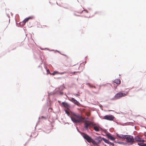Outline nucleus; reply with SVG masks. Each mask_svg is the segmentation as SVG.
I'll list each match as a JSON object with an SVG mask.
<instances>
[{"mask_svg": "<svg viewBox=\"0 0 146 146\" xmlns=\"http://www.w3.org/2000/svg\"><path fill=\"white\" fill-rule=\"evenodd\" d=\"M82 137L84 139H86L88 143L92 142L93 144V142H95V140L91 137L87 135L86 133H83Z\"/></svg>", "mask_w": 146, "mask_h": 146, "instance_id": "1", "label": "nucleus"}, {"mask_svg": "<svg viewBox=\"0 0 146 146\" xmlns=\"http://www.w3.org/2000/svg\"><path fill=\"white\" fill-rule=\"evenodd\" d=\"M65 88V87L62 86H60L58 88V89L57 90H55L53 93V94H59L61 95H62L63 94V92H62V91Z\"/></svg>", "mask_w": 146, "mask_h": 146, "instance_id": "2", "label": "nucleus"}, {"mask_svg": "<svg viewBox=\"0 0 146 146\" xmlns=\"http://www.w3.org/2000/svg\"><path fill=\"white\" fill-rule=\"evenodd\" d=\"M125 139H126V142L127 143H132L134 142L133 137L131 135H127Z\"/></svg>", "mask_w": 146, "mask_h": 146, "instance_id": "3", "label": "nucleus"}, {"mask_svg": "<svg viewBox=\"0 0 146 146\" xmlns=\"http://www.w3.org/2000/svg\"><path fill=\"white\" fill-rule=\"evenodd\" d=\"M72 121L74 123H81L83 121L84 119L83 118H78L77 119H76L74 117H72L71 116H70Z\"/></svg>", "mask_w": 146, "mask_h": 146, "instance_id": "4", "label": "nucleus"}, {"mask_svg": "<svg viewBox=\"0 0 146 146\" xmlns=\"http://www.w3.org/2000/svg\"><path fill=\"white\" fill-rule=\"evenodd\" d=\"M101 138V137L100 136L95 137L93 139L95 140V143L93 142V145H97L100 143L102 141Z\"/></svg>", "mask_w": 146, "mask_h": 146, "instance_id": "5", "label": "nucleus"}, {"mask_svg": "<svg viewBox=\"0 0 146 146\" xmlns=\"http://www.w3.org/2000/svg\"><path fill=\"white\" fill-rule=\"evenodd\" d=\"M115 118L114 116L111 114L106 115L102 118L104 119L110 121H113Z\"/></svg>", "mask_w": 146, "mask_h": 146, "instance_id": "6", "label": "nucleus"}, {"mask_svg": "<svg viewBox=\"0 0 146 146\" xmlns=\"http://www.w3.org/2000/svg\"><path fill=\"white\" fill-rule=\"evenodd\" d=\"M126 95V94L124 93L119 92L116 94L114 97L116 99H119L122 97H124Z\"/></svg>", "mask_w": 146, "mask_h": 146, "instance_id": "7", "label": "nucleus"}, {"mask_svg": "<svg viewBox=\"0 0 146 146\" xmlns=\"http://www.w3.org/2000/svg\"><path fill=\"white\" fill-rule=\"evenodd\" d=\"M94 125L95 126H94L93 128L95 131L98 132L100 130L102 129V128L99 125L95 123Z\"/></svg>", "mask_w": 146, "mask_h": 146, "instance_id": "8", "label": "nucleus"}, {"mask_svg": "<svg viewBox=\"0 0 146 146\" xmlns=\"http://www.w3.org/2000/svg\"><path fill=\"white\" fill-rule=\"evenodd\" d=\"M127 136V135L119 134L117 133L116 136L119 138L122 139H125Z\"/></svg>", "mask_w": 146, "mask_h": 146, "instance_id": "9", "label": "nucleus"}, {"mask_svg": "<svg viewBox=\"0 0 146 146\" xmlns=\"http://www.w3.org/2000/svg\"><path fill=\"white\" fill-rule=\"evenodd\" d=\"M62 104L64 107H66L67 109H70V105L68 103L65 102H62Z\"/></svg>", "mask_w": 146, "mask_h": 146, "instance_id": "10", "label": "nucleus"}, {"mask_svg": "<svg viewBox=\"0 0 146 146\" xmlns=\"http://www.w3.org/2000/svg\"><path fill=\"white\" fill-rule=\"evenodd\" d=\"M108 138L111 141H114L115 140V138L111 135L110 133H108L106 134Z\"/></svg>", "mask_w": 146, "mask_h": 146, "instance_id": "11", "label": "nucleus"}, {"mask_svg": "<svg viewBox=\"0 0 146 146\" xmlns=\"http://www.w3.org/2000/svg\"><path fill=\"white\" fill-rule=\"evenodd\" d=\"M84 128L87 131L89 130L90 129L89 124L86 123H84Z\"/></svg>", "mask_w": 146, "mask_h": 146, "instance_id": "12", "label": "nucleus"}, {"mask_svg": "<svg viewBox=\"0 0 146 146\" xmlns=\"http://www.w3.org/2000/svg\"><path fill=\"white\" fill-rule=\"evenodd\" d=\"M70 100L74 104H76L77 105H78V104H80L79 102L75 99L74 98H71Z\"/></svg>", "mask_w": 146, "mask_h": 146, "instance_id": "13", "label": "nucleus"}, {"mask_svg": "<svg viewBox=\"0 0 146 146\" xmlns=\"http://www.w3.org/2000/svg\"><path fill=\"white\" fill-rule=\"evenodd\" d=\"M71 114L73 115L74 116L77 117H78V118H83L82 116L80 115H79V114H76V113H75V112H73V111H71Z\"/></svg>", "mask_w": 146, "mask_h": 146, "instance_id": "14", "label": "nucleus"}, {"mask_svg": "<svg viewBox=\"0 0 146 146\" xmlns=\"http://www.w3.org/2000/svg\"><path fill=\"white\" fill-rule=\"evenodd\" d=\"M141 138L139 137L138 136H136L135 137L134 139L135 141L140 142Z\"/></svg>", "mask_w": 146, "mask_h": 146, "instance_id": "15", "label": "nucleus"}, {"mask_svg": "<svg viewBox=\"0 0 146 146\" xmlns=\"http://www.w3.org/2000/svg\"><path fill=\"white\" fill-rule=\"evenodd\" d=\"M27 22V21H25V19L22 21V22H20L19 23V25L18 27L20 26L21 27H23L24 25L25 24L26 22Z\"/></svg>", "mask_w": 146, "mask_h": 146, "instance_id": "16", "label": "nucleus"}, {"mask_svg": "<svg viewBox=\"0 0 146 146\" xmlns=\"http://www.w3.org/2000/svg\"><path fill=\"white\" fill-rule=\"evenodd\" d=\"M113 82L117 84H119L121 83V80L119 79H116L114 80Z\"/></svg>", "mask_w": 146, "mask_h": 146, "instance_id": "17", "label": "nucleus"}, {"mask_svg": "<svg viewBox=\"0 0 146 146\" xmlns=\"http://www.w3.org/2000/svg\"><path fill=\"white\" fill-rule=\"evenodd\" d=\"M101 139H102V141H103L105 143L107 144H108L109 142L108 139H107L104 137H101Z\"/></svg>", "mask_w": 146, "mask_h": 146, "instance_id": "18", "label": "nucleus"}, {"mask_svg": "<svg viewBox=\"0 0 146 146\" xmlns=\"http://www.w3.org/2000/svg\"><path fill=\"white\" fill-rule=\"evenodd\" d=\"M137 145L140 146H146V143L143 142H139L137 143Z\"/></svg>", "mask_w": 146, "mask_h": 146, "instance_id": "19", "label": "nucleus"}, {"mask_svg": "<svg viewBox=\"0 0 146 146\" xmlns=\"http://www.w3.org/2000/svg\"><path fill=\"white\" fill-rule=\"evenodd\" d=\"M33 17H34L33 16H29L27 18H26L25 19V21H28L29 19H32Z\"/></svg>", "mask_w": 146, "mask_h": 146, "instance_id": "20", "label": "nucleus"}, {"mask_svg": "<svg viewBox=\"0 0 146 146\" xmlns=\"http://www.w3.org/2000/svg\"><path fill=\"white\" fill-rule=\"evenodd\" d=\"M59 72L57 71H54L52 74H51V75H54L55 74H58Z\"/></svg>", "mask_w": 146, "mask_h": 146, "instance_id": "21", "label": "nucleus"}, {"mask_svg": "<svg viewBox=\"0 0 146 146\" xmlns=\"http://www.w3.org/2000/svg\"><path fill=\"white\" fill-rule=\"evenodd\" d=\"M86 85H88L89 86L90 88H92L93 87V85H91L90 83H87Z\"/></svg>", "mask_w": 146, "mask_h": 146, "instance_id": "22", "label": "nucleus"}, {"mask_svg": "<svg viewBox=\"0 0 146 146\" xmlns=\"http://www.w3.org/2000/svg\"><path fill=\"white\" fill-rule=\"evenodd\" d=\"M119 144H123L125 145H127V143L126 142H121L120 141V142H119Z\"/></svg>", "mask_w": 146, "mask_h": 146, "instance_id": "23", "label": "nucleus"}, {"mask_svg": "<svg viewBox=\"0 0 146 146\" xmlns=\"http://www.w3.org/2000/svg\"><path fill=\"white\" fill-rule=\"evenodd\" d=\"M76 129H77V131H78V132L79 133H80L81 134V135H83V133H82V132H81L79 130V129H78V127H76Z\"/></svg>", "mask_w": 146, "mask_h": 146, "instance_id": "24", "label": "nucleus"}, {"mask_svg": "<svg viewBox=\"0 0 146 146\" xmlns=\"http://www.w3.org/2000/svg\"><path fill=\"white\" fill-rule=\"evenodd\" d=\"M46 71L47 72V74H49L50 73V71L48 69L46 68Z\"/></svg>", "mask_w": 146, "mask_h": 146, "instance_id": "25", "label": "nucleus"}, {"mask_svg": "<svg viewBox=\"0 0 146 146\" xmlns=\"http://www.w3.org/2000/svg\"><path fill=\"white\" fill-rule=\"evenodd\" d=\"M108 144H110L111 145H112L113 146L114 145V144L113 143L111 142H110V141H109V142L108 143Z\"/></svg>", "mask_w": 146, "mask_h": 146, "instance_id": "26", "label": "nucleus"}, {"mask_svg": "<svg viewBox=\"0 0 146 146\" xmlns=\"http://www.w3.org/2000/svg\"><path fill=\"white\" fill-rule=\"evenodd\" d=\"M64 111H65V113L67 114V115L68 116H69L70 117V115H69V114L68 112V111L66 110H64Z\"/></svg>", "mask_w": 146, "mask_h": 146, "instance_id": "27", "label": "nucleus"}, {"mask_svg": "<svg viewBox=\"0 0 146 146\" xmlns=\"http://www.w3.org/2000/svg\"><path fill=\"white\" fill-rule=\"evenodd\" d=\"M46 119V117L44 116H42L40 117H39V119Z\"/></svg>", "mask_w": 146, "mask_h": 146, "instance_id": "28", "label": "nucleus"}, {"mask_svg": "<svg viewBox=\"0 0 146 146\" xmlns=\"http://www.w3.org/2000/svg\"><path fill=\"white\" fill-rule=\"evenodd\" d=\"M76 72H70V74L74 75L76 73Z\"/></svg>", "mask_w": 146, "mask_h": 146, "instance_id": "29", "label": "nucleus"}, {"mask_svg": "<svg viewBox=\"0 0 146 146\" xmlns=\"http://www.w3.org/2000/svg\"><path fill=\"white\" fill-rule=\"evenodd\" d=\"M65 73H66V72H59L58 74H59L61 75H62L63 74Z\"/></svg>", "mask_w": 146, "mask_h": 146, "instance_id": "30", "label": "nucleus"}, {"mask_svg": "<svg viewBox=\"0 0 146 146\" xmlns=\"http://www.w3.org/2000/svg\"><path fill=\"white\" fill-rule=\"evenodd\" d=\"M145 140L143 139H142V138L141 139V141L140 142H144L145 141Z\"/></svg>", "mask_w": 146, "mask_h": 146, "instance_id": "31", "label": "nucleus"}, {"mask_svg": "<svg viewBox=\"0 0 146 146\" xmlns=\"http://www.w3.org/2000/svg\"><path fill=\"white\" fill-rule=\"evenodd\" d=\"M114 142L115 143H118V144H119V142H120V141H119L118 140H117V141H114Z\"/></svg>", "mask_w": 146, "mask_h": 146, "instance_id": "32", "label": "nucleus"}, {"mask_svg": "<svg viewBox=\"0 0 146 146\" xmlns=\"http://www.w3.org/2000/svg\"><path fill=\"white\" fill-rule=\"evenodd\" d=\"M117 84H113V87L114 88H116L117 87Z\"/></svg>", "mask_w": 146, "mask_h": 146, "instance_id": "33", "label": "nucleus"}, {"mask_svg": "<svg viewBox=\"0 0 146 146\" xmlns=\"http://www.w3.org/2000/svg\"><path fill=\"white\" fill-rule=\"evenodd\" d=\"M88 124H89V126H93L94 124L93 123H88Z\"/></svg>", "mask_w": 146, "mask_h": 146, "instance_id": "34", "label": "nucleus"}, {"mask_svg": "<svg viewBox=\"0 0 146 146\" xmlns=\"http://www.w3.org/2000/svg\"><path fill=\"white\" fill-rule=\"evenodd\" d=\"M73 94L76 96H79V95L78 94Z\"/></svg>", "mask_w": 146, "mask_h": 146, "instance_id": "35", "label": "nucleus"}, {"mask_svg": "<svg viewBox=\"0 0 146 146\" xmlns=\"http://www.w3.org/2000/svg\"><path fill=\"white\" fill-rule=\"evenodd\" d=\"M100 14V13L99 12H98V11H96L95 13V14Z\"/></svg>", "mask_w": 146, "mask_h": 146, "instance_id": "36", "label": "nucleus"}, {"mask_svg": "<svg viewBox=\"0 0 146 146\" xmlns=\"http://www.w3.org/2000/svg\"><path fill=\"white\" fill-rule=\"evenodd\" d=\"M84 9V10L86 12V13H88V10H87L86 9Z\"/></svg>", "mask_w": 146, "mask_h": 146, "instance_id": "37", "label": "nucleus"}, {"mask_svg": "<svg viewBox=\"0 0 146 146\" xmlns=\"http://www.w3.org/2000/svg\"><path fill=\"white\" fill-rule=\"evenodd\" d=\"M83 11H84V10H82L81 12H78V13H79L80 14H82V12H83Z\"/></svg>", "mask_w": 146, "mask_h": 146, "instance_id": "38", "label": "nucleus"}, {"mask_svg": "<svg viewBox=\"0 0 146 146\" xmlns=\"http://www.w3.org/2000/svg\"><path fill=\"white\" fill-rule=\"evenodd\" d=\"M57 52H58L59 53H60V54H61V53H60V51H58V50H57Z\"/></svg>", "mask_w": 146, "mask_h": 146, "instance_id": "39", "label": "nucleus"}, {"mask_svg": "<svg viewBox=\"0 0 146 146\" xmlns=\"http://www.w3.org/2000/svg\"><path fill=\"white\" fill-rule=\"evenodd\" d=\"M93 88H96V87L94 86H93Z\"/></svg>", "mask_w": 146, "mask_h": 146, "instance_id": "40", "label": "nucleus"}, {"mask_svg": "<svg viewBox=\"0 0 146 146\" xmlns=\"http://www.w3.org/2000/svg\"><path fill=\"white\" fill-rule=\"evenodd\" d=\"M62 55H64V56H67L65 54H62Z\"/></svg>", "mask_w": 146, "mask_h": 146, "instance_id": "41", "label": "nucleus"}, {"mask_svg": "<svg viewBox=\"0 0 146 146\" xmlns=\"http://www.w3.org/2000/svg\"><path fill=\"white\" fill-rule=\"evenodd\" d=\"M74 15H76V16H80V15H76L75 14V13H74Z\"/></svg>", "mask_w": 146, "mask_h": 146, "instance_id": "42", "label": "nucleus"}, {"mask_svg": "<svg viewBox=\"0 0 146 146\" xmlns=\"http://www.w3.org/2000/svg\"><path fill=\"white\" fill-rule=\"evenodd\" d=\"M88 9H89V10H91V8H88Z\"/></svg>", "mask_w": 146, "mask_h": 146, "instance_id": "43", "label": "nucleus"}, {"mask_svg": "<svg viewBox=\"0 0 146 146\" xmlns=\"http://www.w3.org/2000/svg\"><path fill=\"white\" fill-rule=\"evenodd\" d=\"M103 144L104 145V146H106V144H104V143H103Z\"/></svg>", "mask_w": 146, "mask_h": 146, "instance_id": "44", "label": "nucleus"}, {"mask_svg": "<svg viewBox=\"0 0 146 146\" xmlns=\"http://www.w3.org/2000/svg\"><path fill=\"white\" fill-rule=\"evenodd\" d=\"M64 8H65V9H68V8L67 7H64Z\"/></svg>", "mask_w": 146, "mask_h": 146, "instance_id": "45", "label": "nucleus"}, {"mask_svg": "<svg viewBox=\"0 0 146 146\" xmlns=\"http://www.w3.org/2000/svg\"><path fill=\"white\" fill-rule=\"evenodd\" d=\"M7 15V16L9 18V15Z\"/></svg>", "mask_w": 146, "mask_h": 146, "instance_id": "46", "label": "nucleus"}, {"mask_svg": "<svg viewBox=\"0 0 146 146\" xmlns=\"http://www.w3.org/2000/svg\"><path fill=\"white\" fill-rule=\"evenodd\" d=\"M87 58V56H86V57H85V59H86Z\"/></svg>", "mask_w": 146, "mask_h": 146, "instance_id": "47", "label": "nucleus"}, {"mask_svg": "<svg viewBox=\"0 0 146 146\" xmlns=\"http://www.w3.org/2000/svg\"><path fill=\"white\" fill-rule=\"evenodd\" d=\"M86 60H85V64L86 63Z\"/></svg>", "mask_w": 146, "mask_h": 146, "instance_id": "48", "label": "nucleus"}, {"mask_svg": "<svg viewBox=\"0 0 146 146\" xmlns=\"http://www.w3.org/2000/svg\"><path fill=\"white\" fill-rule=\"evenodd\" d=\"M53 50H50V51H53Z\"/></svg>", "mask_w": 146, "mask_h": 146, "instance_id": "49", "label": "nucleus"}, {"mask_svg": "<svg viewBox=\"0 0 146 146\" xmlns=\"http://www.w3.org/2000/svg\"><path fill=\"white\" fill-rule=\"evenodd\" d=\"M86 119H89V118L87 117L86 118Z\"/></svg>", "mask_w": 146, "mask_h": 146, "instance_id": "50", "label": "nucleus"}, {"mask_svg": "<svg viewBox=\"0 0 146 146\" xmlns=\"http://www.w3.org/2000/svg\"><path fill=\"white\" fill-rule=\"evenodd\" d=\"M16 48H15L13 49L12 50H13Z\"/></svg>", "mask_w": 146, "mask_h": 146, "instance_id": "51", "label": "nucleus"}, {"mask_svg": "<svg viewBox=\"0 0 146 146\" xmlns=\"http://www.w3.org/2000/svg\"><path fill=\"white\" fill-rule=\"evenodd\" d=\"M114 121V122H115V123H116V121Z\"/></svg>", "mask_w": 146, "mask_h": 146, "instance_id": "52", "label": "nucleus"}, {"mask_svg": "<svg viewBox=\"0 0 146 146\" xmlns=\"http://www.w3.org/2000/svg\"><path fill=\"white\" fill-rule=\"evenodd\" d=\"M114 121V122H115V123H116V121Z\"/></svg>", "mask_w": 146, "mask_h": 146, "instance_id": "53", "label": "nucleus"}, {"mask_svg": "<svg viewBox=\"0 0 146 146\" xmlns=\"http://www.w3.org/2000/svg\"><path fill=\"white\" fill-rule=\"evenodd\" d=\"M114 121V122H115V123H116V121Z\"/></svg>", "mask_w": 146, "mask_h": 146, "instance_id": "54", "label": "nucleus"}, {"mask_svg": "<svg viewBox=\"0 0 146 146\" xmlns=\"http://www.w3.org/2000/svg\"><path fill=\"white\" fill-rule=\"evenodd\" d=\"M114 121V122H115V123H116V121Z\"/></svg>", "mask_w": 146, "mask_h": 146, "instance_id": "55", "label": "nucleus"}, {"mask_svg": "<svg viewBox=\"0 0 146 146\" xmlns=\"http://www.w3.org/2000/svg\"><path fill=\"white\" fill-rule=\"evenodd\" d=\"M56 3H57V4H58L57 2H56Z\"/></svg>", "mask_w": 146, "mask_h": 146, "instance_id": "56", "label": "nucleus"}, {"mask_svg": "<svg viewBox=\"0 0 146 146\" xmlns=\"http://www.w3.org/2000/svg\"><path fill=\"white\" fill-rule=\"evenodd\" d=\"M111 110H109V111H111Z\"/></svg>", "mask_w": 146, "mask_h": 146, "instance_id": "57", "label": "nucleus"}]
</instances>
